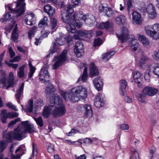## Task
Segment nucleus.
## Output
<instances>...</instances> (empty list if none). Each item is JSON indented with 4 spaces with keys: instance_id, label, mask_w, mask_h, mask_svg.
<instances>
[{
    "instance_id": "34",
    "label": "nucleus",
    "mask_w": 159,
    "mask_h": 159,
    "mask_svg": "<svg viewBox=\"0 0 159 159\" xmlns=\"http://www.w3.org/2000/svg\"><path fill=\"white\" fill-rule=\"evenodd\" d=\"M110 26V23L108 21H107L105 22L102 23L98 26V27L101 29H107L109 28Z\"/></svg>"
},
{
    "instance_id": "61",
    "label": "nucleus",
    "mask_w": 159,
    "mask_h": 159,
    "mask_svg": "<svg viewBox=\"0 0 159 159\" xmlns=\"http://www.w3.org/2000/svg\"><path fill=\"white\" fill-rule=\"evenodd\" d=\"M153 58L156 60H158L159 59V52H155L154 53L153 56Z\"/></svg>"
},
{
    "instance_id": "52",
    "label": "nucleus",
    "mask_w": 159,
    "mask_h": 159,
    "mask_svg": "<svg viewBox=\"0 0 159 159\" xmlns=\"http://www.w3.org/2000/svg\"><path fill=\"white\" fill-rule=\"evenodd\" d=\"M20 121V118H18L17 119H15L14 120H12L8 124V127H10L14 125L17 122Z\"/></svg>"
},
{
    "instance_id": "42",
    "label": "nucleus",
    "mask_w": 159,
    "mask_h": 159,
    "mask_svg": "<svg viewBox=\"0 0 159 159\" xmlns=\"http://www.w3.org/2000/svg\"><path fill=\"white\" fill-rule=\"evenodd\" d=\"M13 146L11 145V146L10 152L11 153V159H20V155H19L15 156L12 154V153L13 152Z\"/></svg>"
},
{
    "instance_id": "36",
    "label": "nucleus",
    "mask_w": 159,
    "mask_h": 159,
    "mask_svg": "<svg viewBox=\"0 0 159 159\" xmlns=\"http://www.w3.org/2000/svg\"><path fill=\"white\" fill-rule=\"evenodd\" d=\"M152 66L151 65H148L147 67L146 71L144 76V78L147 82H148L150 78L149 72L151 70Z\"/></svg>"
},
{
    "instance_id": "31",
    "label": "nucleus",
    "mask_w": 159,
    "mask_h": 159,
    "mask_svg": "<svg viewBox=\"0 0 159 159\" xmlns=\"http://www.w3.org/2000/svg\"><path fill=\"white\" fill-rule=\"evenodd\" d=\"M25 66H22L18 68L17 72V76L20 78H23L25 75V72L24 69Z\"/></svg>"
},
{
    "instance_id": "13",
    "label": "nucleus",
    "mask_w": 159,
    "mask_h": 159,
    "mask_svg": "<svg viewBox=\"0 0 159 159\" xmlns=\"http://www.w3.org/2000/svg\"><path fill=\"white\" fill-rule=\"evenodd\" d=\"M83 45L80 41H77L75 46L74 48V52L76 56L80 57L84 54Z\"/></svg>"
},
{
    "instance_id": "33",
    "label": "nucleus",
    "mask_w": 159,
    "mask_h": 159,
    "mask_svg": "<svg viewBox=\"0 0 159 159\" xmlns=\"http://www.w3.org/2000/svg\"><path fill=\"white\" fill-rule=\"evenodd\" d=\"M5 76V74L4 73H2L0 78V88H4L6 86L7 84L4 83L5 81V79H4Z\"/></svg>"
},
{
    "instance_id": "23",
    "label": "nucleus",
    "mask_w": 159,
    "mask_h": 159,
    "mask_svg": "<svg viewBox=\"0 0 159 159\" xmlns=\"http://www.w3.org/2000/svg\"><path fill=\"white\" fill-rule=\"evenodd\" d=\"M127 86V83L125 80H122L120 81V93L121 95L123 96L126 94V91L125 89Z\"/></svg>"
},
{
    "instance_id": "27",
    "label": "nucleus",
    "mask_w": 159,
    "mask_h": 159,
    "mask_svg": "<svg viewBox=\"0 0 159 159\" xmlns=\"http://www.w3.org/2000/svg\"><path fill=\"white\" fill-rule=\"evenodd\" d=\"M142 75L140 72L137 70L134 71L132 73V76L135 82L138 84L140 83L141 81V77Z\"/></svg>"
},
{
    "instance_id": "41",
    "label": "nucleus",
    "mask_w": 159,
    "mask_h": 159,
    "mask_svg": "<svg viewBox=\"0 0 159 159\" xmlns=\"http://www.w3.org/2000/svg\"><path fill=\"white\" fill-rule=\"evenodd\" d=\"M51 22V29L52 30L54 29L57 25V20L54 17L50 18Z\"/></svg>"
},
{
    "instance_id": "8",
    "label": "nucleus",
    "mask_w": 159,
    "mask_h": 159,
    "mask_svg": "<svg viewBox=\"0 0 159 159\" xmlns=\"http://www.w3.org/2000/svg\"><path fill=\"white\" fill-rule=\"evenodd\" d=\"M24 1V0H18L16 2V9L15 10L12 9L9 5H7V7L10 11L15 12L16 17L19 16L25 11L24 8L25 4Z\"/></svg>"
},
{
    "instance_id": "21",
    "label": "nucleus",
    "mask_w": 159,
    "mask_h": 159,
    "mask_svg": "<svg viewBox=\"0 0 159 159\" xmlns=\"http://www.w3.org/2000/svg\"><path fill=\"white\" fill-rule=\"evenodd\" d=\"M44 11L49 16L52 17L55 14V11L52 6L49 4L44 6L43 8Z\"/></svg>"
},
{
    "instance_id": "22",
    "label": "nucleus",
    "mask_w": 159,
    "mask_h": 159,
    "mask_svg": "<svg viewBox=\"0 0 159 159\" xmlns=\"http://www.w3.org/2000/svg\"><path fill=\"white\" fill-rule=\"evenodd\" d=\"M115 20L116 23L120 26L126 25L127 24V19L123 15H120L116 17Z\"/></svg>"
},
{
    "instance_id": "29",
    "label": "nucleus",
    "mask_w": 159,
    "mask_h": 159,
    "mask_svg": "<svg viewBox=\"0 0 159 159\" xmlns=\"http://www.w3.org/2000/svg\"><path fill=\"white\" fill-rule=\"evenodd\" d=\"M148 60V57L146 56H143L141 57L139 63V66L140 69L144 68V65L146 63Z\"/></svg>"
},
{
    "instance_id": "45",
    "label": "nucleus",
    "mask_w": 159,
    "mask_h": 159,
    "mask_svg": "<svg viewBox=\"0 0 159 159\" xmlns=\"http://www.w3.org/2000/svg\"><path fill=\"white\" fill-rule=\"evenodd\" d=\"M105 12H106V14L107 16L108 17L112 16L113 14V11L111 7L107 8Z\"/></svg>"
},
{
    "instance_id": "47",
    "label": "nucleus",
    "mask_w": 159,
    "mask_h": 159,
    "mask_svg": "<svg viewBox=\"0 0 159 159\" xmlns=\"http://www.w3.org/2000/svg\"><path fill=\"white\" fill-rule=\"evenodd\" d=\"M156 149L154 146L152 147V149H151L149 151V157L151 159H152L155 154Z\"/></svg>"
},
{
    "instance_id": "24",
    "label": "nucleus",
    "mask_w": 159,
    "mask_h": 159,
    "mask_svg": "<svg viewBox=\"0 0 159 159\" xmlns=\"http://www.w3.org/2000/svg\"><path fill=\"white\" fill-rule=\"evenodd\" d=\"M84 68V71L81 77V80L84 82H85L88 79L87 68L84 64L81 63L80 68L82 69Z\"/></svg>"
},
{
    "instance_id": "3",
    "label": "nucleus",
    "mask_w": 159,
    "mask_h": 159,
    "mask_svg": "<svg viewBox=\"0 0 159 159\" xmlns=\"http://www.w3.org/2000/svg\"><path fill=\"white\" fill-rule=\"evenodd\" d=\"M21 125V127H18L13 133V139L18 140H20L25 138L27 132L31 133L35 130L33 125L29 123L28 121H22Z\"/></svg>"
},
{
    "instance_id": "46",
    "label": "nucleus",
    "mask_w": 159,
    "mask_h": 159,
    "mask_svg": "<svg viewBox=\"0 0 159 159\" xmlns=\"http://www.w3.org/2000/svg\"><path fill=\"white\" fill-rule=\"evenodd\" d=\"M102 43V40L101 39H95L94 41L93 46L94 47L99 46Z\"/></svg>"
},
{
    "instance_id": "59",
    "label": "nucleus",
    "mask_w": 159,
    "mask_h": 159,
    "mask_svg": "<svg viewBox=\"0 0 159 159\" xmlns=\"http://www.w3.org/2000/svg\"><path fill=\"white\" fill-rule=\"evenodd\" d=\"M90 18L91 22H90V26H92V25H93L95 23L96 21L95 17L93 15L90 16Z\"/></svg>"
},
{
    "instance_id": "44",
    "label": "nucleus",
    "mask_w": 159,
    "mask_h": 159,
    "mask_svg": "<svg viewBox=\"0 0 159 159\" xmlns=\"http://www.w3.org/2000/svg\"><path fill=\"white\" fill-rule=\"evenodd\" d=\"M152 72L155 75L159 77V65L153 67Z\"/></svg>"
},
{
    "instance_id": "15",
    "label": "nucleus",
    "mask_w": 159,
    "mask_h": 159,
    "mask_svg": "<svg viewBox=\"0 0 159 159\" xmlns=\"http://www.w3.org/2000/svg\"><path fill=\"white\" fill-rule=\"evenodd\" d=\"M132 22L133 24L140 25L142 22V18L141 14L138 12L134 11L132 13Z\"/></svg>"
},
{
    "instance_id": "18",
    "label": "nucleus",
    "mask_w": 159,
    "mask_h": 159,
    "mask_svg": "<svg viewBox=\"0 0 159 159\" xmlns=\"http://www.w3.org/2000/svg\"><path fill=\"white\" fill-rule=\"evenodd\" d=\"M9 76V80L6 78V76H5L4 79H5V81L4 82V83L7 84V85L5 87L4 89H7L9 88L12 87L15 84L13 73L11 72L10 73Z\"/></svg>"
},
{
    "instance_id": "48",
    "label": "nucleus",
    "mask_w": 159,
    "mask_h": 159,
    "mask_svg": "<svg viewBox=\"0 0 159 159\" xmlns=\"http://www.w3.org/2000/svg\"><path fill=\"white\" fill-rule=\"evenodd\" d=\"M54 89L52 85H50L49 87H47L46 89V93L49 94L53 92Z\"/></svg>"
},
{
    "instance_id": "43",
    "label": "nucleus",
    "mask_w": 159,
    "mask_h": 159,
    "mask_svg": "<svg viewBox=\"0 0 159 159\" xmlns=\"http://www.w3.org/2000/svg\"><path fill=\"white\" fill-rule=\"evenodd\" d=\"M34 120L36 121L37 124L42 127L43 125V121L41 117H39L38 118H34Z\"/></svg>"
},
{
    "instance_id": "12",
    "label": "nucleus",
    "mask_w": 159,
    "mask_h": 159,
    "mask_svg": "<svg viewBox=\"0 0 159 159\" xmlns=\"http://www.w3.org/2000/svg\"><path fill=\"white\" fill-rule=\"evenodd\" d=\"M39 76V80L43 83L46 84L47 83H49L50 75L46 69L43 68L41 69Z\"/></svg>"
},
{
    "instance_id": "20",
    "label": "nucleus",
    "mask_w": 159,
    "mask_h": 159,
    "mask_svg": "<svg viewBox=\"0 0 159 159\" xmlns=\"http://www.w3.org/2000/svg\"><path fill=\"white\" fill-rule=\"evenodd\" d=\"M34 15L32 13L26 15L25 17V21L26 24L31 25L35 23Z\"/></svg>"
},
{
    "instance_id": "62",
    "label": "nucleus",
    "mask_w": 159,
    "mask_h": 159,
    "mask_svg": "<svg viewBox=\"0 0 159 159\" xmlns=\"http://www.w3.org/2000/svg\"><path fill=\"white\" fill-rule=\"evenodd\" d=\"M125 101L127 103H130L132 101V99L129 97L126 96L124 98Z\"/></svg>"
},
{
    "instance_id": "58",
    "label": "nucleus",
    "mask_w": 159,
    "mask_h": 159,
    "mask_svg": "<svg viewBox=\"0 0 159 159\" xmlns=\"http://www.w3.org/2000/svg\"><path fill=\"white\" fill-rule=\"evenodd\" d=\"M120 128L123 130H128L129 129V126L127 124H122L120 125Z\"/></svg>"
},
{
    "instance_id": "60",
    "label": "nucleus",
    "mask_w": 159,
    "mask_h": 159,
    "mask_svg": "<svg viewBox=\"0 0 159 159\" xmlns=\"http://www.w3.org/2000/svg\"><path fill=\"white\" fill-rule=\"evenodd\" d=\"M8 51L11 58H13L15 55V53L13 52L11 47H9L8 48Z\"/></svg>"
},
{
    "instance_id": "1",
    "label": "nucleus",
    "mask_w": 159,
    "mask_h": 159,
    "mask_svg": "<svg viewBox=\"0 0 159 159\" xmlns=\"http://www.w3.org/2000/svg\"><path fill=\"white\" fill-rule=\"evenodd\" d=\"M74 10L71 5H69L63 9L61 12V20L67 24L66 28L68 32L72 33H75L74 37L75 39H80V37H87L89 35V32L86 30L79 31L76 32L75 27L80 28L82 25L78 18L85 21L87 19L86 15H82L75 12L71 17H70Z\"/></svg>"
},
{
    "instance_id": "55",
    "label": "nucleus",
    "mask_w": 159,
    "mask_h": 159,
    "mask_svg": "<svg viewBox=\"0 0 159 159\" xmlns=\"http://www.w3.org/2000/svg\"><path fill=\"white\" fill-rule=\"evenodd\" d=\"M6 141L5 140L0 141V148L3 151L6 148Z\"/></svg>"
},
{
    "instance_id": "40",
    "label": "nucleus",
    "mask_w": 159,
    "mask_h": 159,
    "mask_svg": "<svg viewBox=\"0 0 159 159\" xmlns=\"http://www.w3.org/2000/svg\"><path fill=\"white\" fill-rule=\"evenodd\" d=\"M84 111L85 116L87 117L89 113V105L87 104H85L84 106Z\"/></svg>"
},
{
    "instance_id": "11",
    "label": "nucleus",
    "mask_w": 159,
    "mask_h": 159,
    "mask_svg": "<svg viewBox=\"0 0 159 159\" xmlns=\"http://www.w3.org/2000/svg\"><path fill=\"white\" fill-rule=\"evenodd\" d=\"M105 95L102 93H98L94 100V105L98 108L102 107L105 104Z\"/></svg>"
},
{
    "instance_id": "56",
    "label": "nucleus",
    "mask_w": 159,
    "mask_h": 159,
    "mask_svg": "<svg viewBox=\"0 0 159 159\" xmlns=\"http://www.w3.org/2000/svg\"><path fill=\"white\" fill-rule=\"evenodd\" d=\"M6 137L8 141L11 140L13 138V133L12 132L7 133L6 135Z\"/></svg>"
},
{
    "instance_id": "10",
    "label": "nucleus",
    "mask_w": 159,
    "mask_h": 159,
    "mask_svg": "<svg viewBox=\"0 0 159 159\" xmlns=\"http://www.w3.org/2000/svg\"><path fill=\"white\" fill-rule=\"evenodd\" d=\"M19 113L16 112H7V110L4 109L1 111L0 114L1 120L3 123H6L7 118L11 119L17 117Z\"/></svg>"
},
{
    "instance_id": "7",
    "label": "nucleus",
    "mask_w": 159,
    "mask_h": 159,
    "mask_svg": "<svg viewBox=\"0 0 159 159\" xmlns=\"http://www.w3.org/2000/svg\"><path fill=\"white\" fill-rule=\"evenodd\" d=\"M67 50H64L59 56L54 57L53 60V61H55L53 65L54 69H57L66 61L67 59Z\"/></svg>"
},
{
    "instance_id": "63",
    "label": "nucleus",
    "mask_w": 159,
    "mask_h": 159,
    "mask_svg": "<svg viewBox=\"0 0 159 159\" xmlns=\"http://www.w3.org/2000/svg\"><path fill=\"white\" fill-rule=\"evenodd\" d=\"M21 58L20 57L17 56L16 57L10 61V62H15V61H18L21 59Z\"/></svg>"
},
{
    "instance_id": "53",
    "label": "nucleus",
    "mask_w": 159,
    "mask_h": 159,
    "mask_svg": "<svg viewBox=\"0 0 159 159\" xmlns=\"http://www.w3.org/2000/svg\"><path fill=\"white\" fill-rule=\"evenodd\" d=\"M6 106L16 111H17L18 109L16 108V107L14 105H13L11 102H8Z\"/></svg>"
},
{
    "instance_id": "6",
    "label": "nucleus",
    "mask_w": 159,
    "mask_h": 159,
    "mask_svg": "<svg viewBox=\"0 0 159 159\" xmlns=\"http://www.w3.org/2000/svg\"><path fill=\"white\" fill-rule=\"evenodd\" d=\"M145 30L146 34L155 39H159V24H155L152 25L146 26Z\"/></svg>"
},
{
    "instance_id": "38",
    "label": "nucleus",
    "mask_w": 159,
    "mask_h": 159,
    "mask_svg": "<svg viewBox=\"0 0 159 159\" xmlns=\"http://www.w3.org/2000/svg\"><path fill=\"white\" fill-rule=\"evenodd\" d=\"M37 27L34 26L32 27L28 32V37L30 39H31L34 36V34L36 31Z\"/></svg>"
},
{
    "instance_id": "51",
    "label": "nucleus",
    "mask_w": 159,
    "mask_h": 159,
    "mask_svg": "<svg viewBox=\"0 0 159 159\" xmlns=\"http://www.w3.org/2000/svg\"><path fill=\"white\" fill-rule=\"evenodd\" d=\"M80 133L79 131L75 129H72L68 133H66V135L67 136H70L72 135V134L77 133Z\"/></svg>"
},
{
    "instance_id": "35",
    "label": "nucleus",
    "mask_w": 159,
    "mask_h": 159,
    "mask_svg": "<svg viewBox=\"0 0 159 159\" xmlns=\"http://www.w3.org/2000/svg\"><path fill=\"white\" fill-rule=\"evenodd\" d=\"M33 101L32 100H30L28 102V105L25 110L29 112H31L33 111Z\"/></svg>"
},
{
    "instance_id": "25",
    "label": "nucleus",
    "mask_w": 159,
    "mask_h": 159,
    "mask_svg": "<svg viewBox=\"0 0 159 159\" xmlns=\"http://www.w3.org/2000/svg\"><path fill=\"white\" fill-rule=\"evenodd\" d=\"M24 84L22 83L17 90L16 93L15 94L16 98L19 103H20V98L23 95V90L24 88Z\"/></svg>"
},
{
    "instance_id": "50",
    "label": "nucleus",
    "mask_w": 159,
    "mask_h": 159,
    "mask_svg": "<svg viewBox=\"0 0 159 159\" xmlns=\"http://www.w3.org/2000/svg\"><path fill=\"white\" fill-rule=\"evenodd\" d=\"M108 7H106L105 6V4H100L99 7V11L100 12H105L106 11L107 8Z\"/></svg>"
},
{
    "instance_id": "16",
    "label": "nucleus",
    "mask_w": 159,
    "mask_h": 159,
    "mask_svg": "<svg viewBox=\"0 0 159 159\" xmlns=\"http://www.w3.org/2000/svg\"><path fill=\"white\" fill-rule=\"evenodd\" d=\"M66 39L64 38L60 37V38H57L56 39V43H53V50L50 51V53L46 56L47 58H48L50 56H52V54L55 52V49L56 44L62 45L64 44Z\"/></svg>"
},
{
    "instance_id": "5",
    "label": "nucleus",
    "mask_w": 159,
    "mask_h": 159,
    "mask_svg": "<svg viewBox=\"0 0 159 159\" xmlns=\"http://www.w3.org/2000/svg\"><path fill=\"white\" fill-rule=\"evenodd\" d=\"M50 103L52 107L56 106L52 113L54 117H59L65 114L66 109L60 96L57 94H54L50 98Z\"/></svg>"
},
{
    "instance_id": "14",
    "label": "nucleus",
    "mask_w": 159,
    "mask_h": 159,
    "mask_svg": "<svg viewBox=\"0 0 159 159\" xmlns=\"http://www.w3.org/2000/svg\"><path fill=\"white\" fill-rule=\"evenodd\" d=\"M93 82L94 86L97 90L98 91H102L103 83L102 79L100 77L98 76L94 78Z\"/></svg>"
},
{
    "instance_id": "28",
    "label": "nucleus",
    "mask_w": 159,
    "mask_h": 159,
    "mask_svg": "<svg viewBox=\"0 0 159 159\" xmlns=\"http://www.w3.org/2000/svg\"><path fill=\"white\" fill-rule=\"evenodd\" d=\"M130 151V159H139V153L135 149L133 148H131Z\"/></svg>"
},
{
    "instance_id": "57",
    "label": "nucleus",
    "mask_w": 159,
    "mask_h": 159,
    "mask_svg": "<svg viewBox=\"0 0 159 159\" xmlns=\"http://www.w3.org/2000/svg\"><path fill=\"white\" fill-rule=\"evenodd\" d=\"M43 105V101L41 99H39L37 100L35 102V105L37 107L42 106Z\"/></svg>"
},
{
    "instance_id": "64",
    "label": "nucleus",
    "mask_w": 159,
    "mask_h": 159,
    "mask_svg": "<svg viewBox=\"0 0 159 159\" xmlns=\"http://www.w3.org/2000/svg\"><path fill=\"white\" fill-rule=\"evenodd\" d=\"M48 150L49 152H54V145L51 144L48 146Z\"/></svg>"
},
{
    "instance_id": "54",
    "label": "nucleus",
    "mask_w": 159,
    "mask_h": 159,
    "mask_svg": "<svg viewBox=\"0 0 159 159\" xmlns=\"http://www.w3.org/2000/svg\"><path fill=\"white\" fill-rule=\"evenodd\" d=\"M33 150H32V154L33 157L36 156L37 154V151L36 147V145L34 143H32Z\"/></svg>"
},
{
    "instance_id": "19",
    "label": "nucleus",
    "mask_w": 159,
    "mask_h": 159,
    "mask_svg": "<svg viewBox=\"0 0 159 159\" xmlns=\"http://www.w3.org/2000/svg\"><path fill=\"white\" fill-rule=\"evenodd\" d=\"M99 71L97 66L94 62L90 64V77H93L99 75Z\"/></svg>"
},
{
    "instance_id": "32",
    "label": "nucleus",
    "mask_w": 159,
    "mask_h": 159,
    "mask_svg": "<svg viewBox=\"0 0 159 159\" xmlns=\"http://www.w3.org/2000/svg\"><path fill=\"white\" fill-rule=\"evenodd\" d=\"M51 107H52L50 105V106L46 107L44 108L43 115L45 117L48 118L49 116L51 110L50 108Z\"/></svg>"
},
{
    "instance_id": "4",
    "label": "nucleus",
    "mask_w": 159,
    "mask_h": 159,
    "mask_svg": "<svg viewBox=\"0 0 159 159\" xmlns=\"http://www.w3.org/2000/svg\"><path fill=\"white\" fill-rule=\"evenodd\" d=\"M127 28L123 26L122 29L121 33L120 35L117 34V37L121 42L123 43L125 42H129L131 50L135 51L139 46V43L137 40L134 38V36L132 35L129 34Z\"/></svg>"
},
{
    "instance_id": "17",
    "label": "nucleus",
    "mask_w": 159,
    "mask_h": 159,
    "mask_svg": "<svg viewBox=\"0 0 159 159\" xmlns=\"http://www.w3.org/2000/svg\"><path fill=\"white\" fill-rule=\"evenodd\" d=\"M158 90L152 87L146 86L143 89L142 92L146 95L153 96L156 94Z\"/></svg>"
},
{
    "instance_id": "30",
    "label": "nucleus",
    "mask_w": 159,
    "mask_h": 159,
    "mask_svg": "<svg viewBox=\"0 0 159 159\" xmlns=\"http://www.w3.org/2000/svg\"><path fill=\"white\" fill-rule=\"evenodd\" d=\"M139 39L144 46H147L149 44L148 40L143 35L139 34Z\"/></svg>"
},
{
    "instance_id": "39",
    "label": "nucleus",
    "mask_w": 159,
    "mask_h": 159,
    "mask_svg": "<svg viewBox=\"0 0 159 159\" xmlns=\"http://www.w3.org/2000/svg\"><path fill=\"white\" fill-rule=\"evenodd\" d=\"M48 18L46 16H44L38 24V26L39 27H42L43 26H45L47 25Z\"/></svg>"
},
{
    "instance_id": "49",
    "label": "nucleus",
    "mask_w": 159,
    "mask_h": 159,
    "mask_svg": "<svg viewBox=\"0 0 159 159\" xmlns=\"http://www.w3.org/2000/svg\"><path fill=\"white\" fill-rule=\"evenodd\" d=\"M18 34L17 32H12L11 35V39L15 42L17 41Z\"/></svg>"
},
{
    "instance_id": "2",
    "label": "nucleus",
    "mask_w": 159,
    "mask_h": 159,
    "mask_svg": "<svg viewBox=\"0 0 159 159\" xmlns=\"http://www.w3.org/2000/svg\"><path fill=\"white\" fill-rule=\"evenodd\" d=\"M65 100L66 101L67 95L69 99L73 102H78L81 99H83L87 97V90L83 86L75 87L69 91L68 92H63L61 94Z\"/></svg>"
},
{
    "instance_id": "9",
    "label": "nucleus",
    "mask_w": 159,
    "mask_h": 159,
    "mask_svg": "<svg viewBox=\"0 0 159 159\" xmlns=\"http://www.w3.org/2000/svg\"><path fill=\"white\" fill-rule=\"evenodd\" d=\"M138 9L141 12H146L148 17L150 18L153 19L156 16L155 7L152 4H149L146 8L143 7L140 8H138Z\"/></svg>"
},
{
    "instance_id": "37",
    "label": "nucleus",
    "mask_w": 159,
    "mask_h": 159,
    "mask_svg": "<svg viewBox=\"0 0 159 159\" xmlns=\"http://www.w3.org/2000/svg\"><path fill=\"white\" fill-rule=\"evenodd\" d=\"M29 65L30 67V72L29 73L28 77L30 78H31L35 72V68L33 66L31 61L29 62Z\"/></svg>"
},
{
    "instance_id": "26",
    "label": "nucleus",
    "mask_w": 159,
    "mask_h": 159,
    "mask_svg": "<svg viewBox=\"0 0 159 159\" xmlns=\"http://www.w3.org/2000/svg\"><path fill=\"white\" fill-rule=\"evenodd\" d=\"M116 53L114 50L111 51L102 55V60L104 62L107 61Z\"/></svg>"
}]
</instances>
